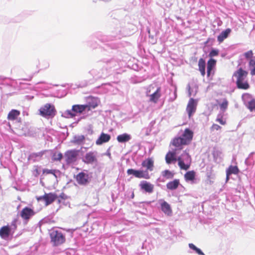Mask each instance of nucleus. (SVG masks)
Here are the masks:
<instances>
[{"label": "nucleus", "mask_w": 255, "mask_h": 255, "mask_svg": "<svg viewBox=\"0 0 255 255\" xmlns=\"http://www.w3.org/2000/svg\"><path fill=\"white\" fill-rule=\"evenodd\" d=\"M139 186L140 190L144 191L145 192L150 194L153 191L154 185L146 181L142 180L140 181Z\"/></svg>", "instance_id": "obj_20"}, {"label": "nucleus", "mask_w": 255, "mask_h": 255, "mask_svg": "<svg viewBox=\"0 0 255 255\" xmlns=\"http://www.w3.org/2000/svg\"><path fill=\"white\" fill-rule=\"evenodd\" d=\"M128 175H133L138 178L149 179L150 178L148 171L143 170H137L133 169H128L127 170Z\"/></svg>", "instance_id": "obj_11"}, {"label": "nucleus", "mask_w": 255, "mask_h": 255, "mask_svg": "<svg viewBox=\"0 0 255 255\" xmlns=\"http://www.w3.org/2000/svg\"><path fill=\"white\" fill-rule=\"evenodd\" d=\"M230 174H228L227 172H226V182H227L230 179Z\"/></svg>", "instance_id": "obj_50"}, {"label": "nucleus", "mask_w": 255, "mask_h": 255, "mask_svg": "<svg viewBox=\"0 0 255 255\" xmlns=\"http://www.w3.org/2000/svg\"><path fill=\"white\" fill-rule=\"evenodd\" d=\"M39 112L40 116L47 119L53 118L56 114L54 105L48 103L41 107Z\"/></svg>", "instance_id": "obj_5"}, {"label": "nucleus", "mask_w": 255, "mask_h": 255, "mask_svg": "<svg viewBox=\"0 0 255 255\" xmlns=\"http://www.w3.org/2000/svg\"><path fill=\"white\" fill-rule=\"evenodd\" d=\"M180 184L179 180L175 179L172 181H170L166 184V187L170 190L176 189Z\"/></svg>", "instance_id": "obj_30"}, {"label": "nucleus", "mask_w": 255, "mask_h": 255, "mask_svg": "<svg viewBox=\"0 0 255 255\" xmlns=\"http://www.w3.org/2000/svg\"><path fill=\"white\" fill-rule=\"evenodd\" d=\"M76 179L80 185H86L91 181V176L88 173L87 171L79 173L76 176Z\"/></svg>", "instance_id": "obj_8"}, {"label": "nucleus", "mask_w": 255, "mask_h": 255, "mask_svg": "<svg viewBox=\"0 0 255 255\" xmlns=\"http://www.w3.org/2000/svg\"><path fill=\"white\" fill-rule=\"evenodd\" d=\"M85 137L83 135H75L72 142L75 144L83 145L85 143Z\"/></svg>", "instance_id": "obj_29"}, {"label": "nucleus", "mask_w": 255, "mask_h": 255, "mask_svg": "<svg viewBox=\"0 0 255 255\" xmlns=\"http://www.w3.org/2000/svg\"><path fill=\"white\" fill-rule=\"evenodd\" d=\"M219 50L216 49H212L209 53V56L210 57L216 56L219 54Z\"/></svg>", "instance_id": "obj_47"}, {"label": "nucleus", "mask_w": 255, "mask_h": 255, "mask_svg": "<svg viewBox=\"0 0 255 255\" xmlns=\"http://www.w3.org/2000/svg\"><path fill=\"white\" fill-rule=\"evenodd\" d=\"M100 100L98 98L90 96L87 98L86 104L85 106H86L87 111L88 112L92 109L96 108L99 105Z\"/></svg>", "instance_id": "obj_14"}, {"label": "nucleus", "mask_w": 255, "mask_h": 255, "mask_svg": "<svg viewBox=\"0 0 255 255\" xmlns=\"http://www.w3.org/2000/svg\"><path fill=\"white\" fill-rule=\"evenodd\" d=\"M171 143L175 147L173 149L177 151L182 149L183 146L187 144L185 140L181 136L175 137Z\"/></svg>", "instance_id": "obj_18"}, {"label": "nucleus", "mask_w": 255, "mask_h": 255, "mask_svg": "<svg viewBox=\"0 0 255 255\" xmlns=\"http://www.w3.org/2000/svg\"><path fill=\"white\" fill-rule=\"evenodd\" d=\"M57 198V195L54 193H45L43 196L37 198L38 201H44L45 205L47 206L51 204Z\"/></svg>", "instance_id": "obj_16"}, {"label": "nucleus", "mask_w": 255, "mask_h": 255, "mask_svg": "<svg viewBox=\"0 0 255 255\" xmlns=\"http://www.w3.org/2000/svg\"><path fill=\"white\" fill-rule=\"evenodd\" d=\"M94 83V80H92L90 77H89L88 80L81 81L78 86L81 88H84Z\"/></svg>", "instance_id": "obj_38"}, {"label": "nucleus", "mask_w": 255, "mask_h": 255, "mask_svg": "<svg viewBox=\"0 0 255 255\" xmlns=\"http://www.w3.org/2000/svg\"><path fill=\"white\" fill-rule=\"evenodd\" d=\"M34 215L35 212L33 210L28 207H24L20 212V216L26 224Z\"/></svg>", "instance_id": "obj_13"}, {"label": "nucleus", "mask_w": 255, "mask_h": 255, "mask_svg": "<svg viewBox=\"0 0 255 255\" xmlns=\"http://www.w3.org/2000/svg\"><path fill=\"white\" fill-rule=\"evenodd\" d=\"M242 99L248 109L251 112H255V99H252L248 94H243Z\"/></svg>", "instance_id": "obj_10"}, {"label": "nucleus", "mask_w": 255, "mask_h": 255, "mask_svg": "<svg viewBox=\"0 0 255 255\" xmlns=\"http://www.w3.org/2000/svg\"><path fill=\"white\" fill-rule=\"evenodd\" d=\"M231 31V29L229 28H227L225 30L223 31L217 37L218 41L219 43L222 42L224 39L228 37Z\"/></svg>", "instance_id": "obj_27"}, {"label": "nucleus", "mask_w": 255, "mask_h": 255, "mask_svg": "<svg viewBox=\"0 0 255 255\" xmlns=\"http://www.w3.org/2000/svg\"><path fill=\"white\" fill-rule=\"evenodd\" d=\"M20 115V112L16 110H12L10 111L7 115V119L8 120L13 121L17 119V117Z\"/></svg>", "instance_id": "obj_33"}, {"label": "nucleus", "mask_w": 255, "mask_h": 255, "mask_svg": "<svg viewBox=\"0 0 255 255\" xmlns=\"http://www.w3.org/2000/svg\"><path fill=\"white\" fill-rule=\"evenodd\" d=\"M78 151L76 150H70L65 153V161L67 164L74 163L77 159Z\"/></svg>", "instance_id": "obj_12"}, {"label": "nucleus", "mask_w": 255, "mask_h": 255, "mask_svg": "<svg viewBox=\"0 0 255 255\" xmlns=\"http://www.w3.org/2000/svg\"><path fill=\"white\" fill-rule=\"evenodd\" d=\"M178 153V151L173 149V151L168 152L165 156L166 162L167 164H170L173 161H176L177 159L176 158V154Z\"/></svg>", "instance_id": "obj_23"}, {"label": "nucleus", "mask_w": 255, "mask_h": 255, "mask_svg": "<svg viewBox=\"0 0 255 255\" xmlns=\"http://www.w3.org/2000/svg\"><path fill=\"white\" fill-rule=\"evenodd\" d=\"M131 139V135L127 133H124L123 134H120L117 137L118 141L120 143L127 142L130 140Z\"/></svg>", "instance_id": "obj_28"}, {"label": "nucleus", "mask_w": 255, "mask_h": 255, "mask_svg": "<svg viewBox=\"0 0 255 255\" xmlns=\"http://www.w3.org/2000/svg\"><path fill=\"white\" fill-rule=\"evenodd\" d=\"M178 165L181 169L187 170L189 168L191 162V158L189 153L184 151L181 156L177 158Z\"/></svg>", "instance_id": "obj_7"}, {"label": "nucleus", "mask_w": 255, "mask_h": 255, "mask_svg": "<svg viewBox=\"0 0 255 255\" xmlns=\"http://www.w3.org/2000/svg\"><path fill=\"white\" fill-rule=\"evenodd\" d=\"M85 111H87V109L85 105H74L71 110H66L63 113L62 116L66 118H72Z\"/></svg>", "instance_id": "obj_4"}, {"label": "nucleus", "mask_w": 255, "mask_h": 255, "mask_svg": "<svg viewBox=\"0 0 255 255\" xmlns=\"http://www.w3.org/2000/svg\"><path fill=\"white\" fill-rule=\"evenodd\" d=\"M162 176L167 179H172L174 176V173L168 170H165L161 172Z\"/></svg>", "instance_id": "obj_36"}, {"label": "nucleus", "mask_w": 255, "mask_h": 255, "mask_svg": "<svg viewBox=\"0 0 255 255\" xmlns=\"http://www.w3.org/2000/svg\"><path fill=\"white\" fill-rule=\"evenodd\" d=\"M111 139L110 134L102 132L99 138L97 139L96 143L97 145H101L104 143L108 142Z\"/></svg>", "instance_id": "obj_22"}, {"label": "nucleus", "mask_w": 255, "mask_h": 255, "mask_svg": "<svg viewBox=\"0 0 255 255\" xmlns=\"http://www.w3.org/2000/svg\"><path fill=\"white\" fill-rule=\"evenodd\" d=\"M63 157L61 153H54L52 156V160L54 161H60Z\"/></svg>", "instance_id": "obj_45"}, {"label": "nucleus", "mask_w": 255, "mask_h": 255, "mask_svg": "<svg viewBox=\"0 0 255 255\" xmlns=\"http://www.w3.org/2000/svg\"><path fill=\"white\" fill-rule=\"evenodd\" d=\"M44 154L43 151H40L36 153L30 154L28 158V160L32 162L39 161Z\"/></svg>", "instance_id": "obj_26"}, {"label": "nucleus", "mask_w": 255, "mask_h": 255, "mask_svg": "<svg viewBox=\"0 0 255 255\" xmlns=\"http://www.w3.org/2000/svg\"><path fill=\"white\" fill-rule=\"evenodd\" d=\"M120 61L116 59L112 58L109 60L102 62L103 64V67H105V69L109 70L116 69L120 65Z\"/></svg>", "instance_id": "obj_15"}, {"label": "nucleus", "mask_w": 255, "mask_h": 255, "mask_svg": "<svg viewBox=\"0 0 255 255\" xmlns=\"http://www.w3.org/2000/svg\"><path fill=\"white\" fill-rule=\"evenodd\" d=\"M99 65V67L92 69L89 73L90 77H92L91 79L94 80V82L100 79L105 78L109 75L108 69H105L104 67L103 68L101 67L103 65L102 63H100Z\"/></svg>", "instance_id": "obj_2"}, {"label": "nucleus", "mask_w": 255, "mask_h": 255, "mask_svg": "<svg viewBox=\"0 0 255 255\" xmlns=\"http://www.w3.org/2000/svg\"><path fill=\"white\" fill-rule=\"evenodd\" d=\"M249 69L252 75H255V59H250L249 63Z\"/></svg>", "instance_id": "obj_39"}, {"label": "nucleus", "mask_w": 255, "mask_h": 255, "mask_svg": "<svg viewBox=\"0 0 255 255\" xmlns=\"http://www.w3.org/2000/svg\"><path fill=\"white\" fill-rule=\"evenodd\" d=\"M37 85H39L37 86V88H41L44 90H48L51 88V84H47L44 82H41L37 83Z\"/></svg>", "instance_id": "obj_43"}, {"label": "nucleus", "mask_w": 255, "mask_h": 255, "mask_svg": "<svg viewBox=\"0 0 255 255\" xmlns=\"http://www.w3.org/2000/svg\"><path fill=\"white\" fill-rule=\"evenodd\" d=\"M255 153L254 152H251L246 159L245 163L247 166H251L254 164L255 159L254 155Z\"/></svg>", "instance_id": "obj_35"}, {"label": "nucleus", "mask_w": 255, "mask_h": 255, "mask_svg": "<svg viewBox=\"0 0 255 255\" xmlns=\"http://www.w3.org/2000/svg\"><path fill=\"white\" fill-rule=\"evenodd\" d=\"M154 161L152 158H148L147 159L144 160L142 162V166L143 167H145L146 168V170H149L150 171H152L153 170L154 167Z\"/></svg>", "instance_id": "obj_24"}, {"label": "nucleus", "mask_w": 255, "mask_h": 255, "mask_svg": "<svg viewBox=\"0 0 255 255\" xmlns=\"http://www.w3.org/2000/svg\"><path fill=\"white\" fill-rule=\"evenodd\" d=\"M43 173L53 174L55 176L56 178H57V175L60 174L59 171L57 170H50V169H45L43 170Z\"/></svg>", "instance_id": "obj_42"}, {"label": "nucleus", "mask_w": 255, "mask_h": 255, "mask_svg": "<svg viewBox=\"0 0 255 255\" xmlns=\"http://www.w3.org/2000/svg\"><path fill=\"white\" fill-rule=\"evenodd\" d=\"M190 249L194 250L197 254L199 255H205L203 252L199 248L196 247L194 244L190 243L189 244Z\"/></svg>", "instance_id": "obj_40"}, {"label": "nucleus", "mask_w": 255, "mask_h": 255, "mask_svg": "<svg viewBox=\"0 0 255 255\" xmlns=\"http://www.w3.org/2000/svg\"><path fill=\"white\" fill-rule=\"evenodd\" d=\"M226 172H227L228 174L230 175L232 174H237L239 172V170L237 166L231 165L226 170Z\"/></svg>", "instance_id": "obj_37"}, {"label": "nucleus", "mask_w": 255, "mask_h": 255, "mask_svg": "<svg viewBox=\"0 0 255 255\" xmlns=\"http://www.w3.org/2000/svg\"><path fill=\"white\" fill-rule=\"evenodd\" d=\"M189 90H188V93H189V96H194L196 95V93L197 91V88L196 87H195V91H194V88L191 89L189 86Z\"/></svg>", "instance_id": "obj_48"}, {"label": "nucleus", "mask_w": 255, "mask_h": 255, "mask_svg": "<svg viewBox=\"0 0 255 255\" xmlns=\"http://www.w3.org/2000/svg\"><path fill=\"white\" fill-rule=\"evenodd\" d=\"M243 55L246 58V59H252L251 58L253 56V51L251 50H249V51L244 53Z\"/></svg>", "instance_id": "obj_46"}, {"label": "nucleus", "mask_w": 255, "mask_h": 255, "mask_svg": "<svg viewBox=\"0 0 255 255\" xmlns=\"http://www.w3.org/2000/svg\"><path fill=\"white\" fill-rule=\"evenodd\" d=\"M51 242L54 246H58L65 242V237L63 233L58 230H52L50 232Z\"/></svg>", "instance_id": "obj_6"}, {"label": "nucleus", "mask_w": 255, "mask_h": 255, "mask_svg": "<svg viewBox=\"0 0 255 255\" xmlns=\"http://www.w3.org/2000/svg\"><path fill=\"white\" fill-rule=\"evenodd\" d=\"M248 74V72L241 68L235 72L233 77L236 79V85L238 88L247 90L250 88L247 79Z\"/></svg>", "instance_id": "obj_1"}, {"label": "nucleus", "mask_w": 255, "mask_h": 255, "mask_svg": "<svg viewBox=\"0 0 255 255\" xmlns=\"http://www.w3.org/2000/svg\"><path fill=\"white\" fill-rule=\"evenodd\" d=\"M160 90L161 88L160 87H158L157 88L156 90L151 95H150V100L151 102H153L154 103H156L158 99L160 98L161 94H160Z\"/></svg>", "instance_id": "obj_31"}, {"label": "nucleus", "mask_w": 255, "mask_h": 255, "mask_svg": "<svg viewBox=\"0 0 255 255\" xmlns=\"http://www.w3.org/2000/svg\"><path fill=\"white\" fill-rule=\"evenodd\" d=\"M196 173L194 171H189L184 175V178L186 182H190L191 184L197 183V180L195 178Z\"/></svg>", "instance_id": "obj_21"}, {"label": "nucleus", "mask_w": 255, "mask_h": 255, "mask_svg": "<svg viewBox=\"0 0 255 255\" xmlns=\"http://www.w3.org/2000/svg\"><path fill=\"white\" fill-rule=\"evenodd\" d=\"M16 221L13 220L10 225L2 226L0 228V237L4 240H8L10 236H12L16 229Z\"/></svg>", "instance_id": "obj_3"}, {"label": "nucleus", "mask_w": 255, "mask_h": 255, "mask_svg": "<svg viewBox=\"0 0 255 255\" xmlns=\"http://www.w3.org/2000/svg\"><path fill=\"white\" fill-rule=\"evenodd\" d=\"M228 102L227 100H224L221 104H220V108L221 113H224L228 107Z\"/></svg>", "instance_id": "obj_44"}, {"label": "nucleus", "mask_w": 255, "mask_h": 255, "mask_svg": "<svg viewBox=\"0 0 255 255\" xmlns=\"http://www.w3.org/2000/svg\"><path fill=\"white\" fill-rule=\"evenodd\" d=\"M221 128V127H220L218 125L215 124H213L211 127V130H218L220 129Z\"/></svg>", "instance_id": "obj_49"}, {"label": "nucleus", "mask_w": 255, "mask_h": 255, "mask_svg": "<svg viewBox=\"0 0 255 255\" xmlns=\"http://www.w3.org/2000/svg\"><path fill=\"white\" fill-rule=\"evenodd\" d=\"M216 63V61L212 58H211L207 62V75L209 76L213 67L215 66Z\"/></svg>", "instance_id": "obj_32"}, {"label": "nucleus", "mask_w": 255, "mask_h": 255, "mask_svg": "<svg viewBox=\"0 0 255 255\" xmlns=\"http://www.w3.org/2000/svg\"><path fill=\"white\" fill-rule=\"evenodd\" d=\"M198 66L199 70L201 75L204 76L205 75L206 62L203 59L201 58L199 59L198 61Z\"/></svg>", "instance_id": "obj_34"}, {"label": "nucleus", "mask_w": 255, "mask_h": 255, "mask_svg": "<svg viewBox=\"0 0 255 255\" xmlns=\"http://www.w3.org/2000/svg\"><path fill=\"white\" fill-rule=\"evenodd\" d=\"M180 136L185 140L186 144H188L192 139L193 132L189 129L186 128Z\"/></svg>", "instance_id": "obj_25"}, {"label": "nucleus", "mask_w": 255, "mask_h": 255, "mask_svg": "<svg viewBox=\"0 0 255 255\" xmlns=\"http://www.w3.org/2000/svg\"><path fill=\"white\" fill-rule=\"evenodd\" d=\"M158 203L160 205L161 211L166 215L170 216L172 215V211L170 205L163 199L158 200Z\"/></svg>", "instance_id": "obj_17"}, {"label": "nucleus", "mask_w": 255, "mask_h": 255, "mask_svg": "<svg viewBox=\"0 0 255 255\" xmlns=\"http://www.w3.org/2000/svg\"><path fill=\"white\" fill-rule=\"evenodd\" d=\"M98 153L96 151H89L86 153L82 158V161L86 164L97 163Z\"/></svg>", "instance_id": "obj_9"}, {"label": "nucleus", "mask_w": 255, "mask_h": 255, "mask_svg": "<svg viewBox=\"0 0 255 255\" xmlns=\"http://www.w3.org/2000/svg\"><path fill=\"white\" fill-rule=\"evenodd\" d=\"M223 113H220L218 115L216 121L219 122L220 124L222 125H225L226 123V120H224L223 117Z\"/></svg>", "instance_id": "obj_41"}, {"label": "nucleus", "mask_w": 255, "mask_h": 255, "mask_svg": "<svg viewBox=\"0 0 255 255\" xmlns=\"http://www.w3.org/2000/svg\"><path fill=\"white\" fill-rule=\"evenodd\" d=\"M197 105V102L193 98L189 100L186 108V111L189 118L195 112Z\"/></svg>", "instance_id": "obj_19"}]
</instances>
